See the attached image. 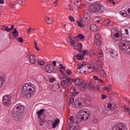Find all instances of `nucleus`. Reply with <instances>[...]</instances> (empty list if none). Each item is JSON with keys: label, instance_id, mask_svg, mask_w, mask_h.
Masks as SVG:
<instances>
[{"label": "nucleus", "instance_id": "nucleus-1", "mask_svg": "<svg viewBox=\"0 0 130 130\" xmlns=\"http://www.w3.org/2000/svg\"><path fill=\"white\" fill-rule=\"evenodd\" d=\"M36 87L34 84L27 83L23 84L21 95L23 98H31L36 93Z\"/></svg>", "mask_w": 130, "mask_h": 130}, {"label": "nucleus", "instance_id": "nucleus-2", "mask_svg": "<svg viewBox=\"0 0 130 130\" xmlns=\"http://www.w3.org/2000/svg\"><path fill=\"white\" fill-rule=\"evenodd\" d=\"M25 107L21 105H16L13 109L12 113V118L15 120H19L20 114L24 113Z\"/></svg>", "mask_w": 130, "mask_h": 130}, {"label": "nucleus", "instance_id": "nucleus-3", "mask_svg": "<svg viewBox=\"0 0 130 130\" xmlns=\"http://www.w3.org/2000/svg\"><path fill=\"white\" fill-rule=\"evenodd\" d=\"M91 11L94 13H97L98 12H100V13H104L105 11V8L102 6V4H95L91 7Z\"/></svg>", "mask_w": 130, "mask_h": 130}, {"label": "nucleus", "instance_id": "nucleus-4", "mask_svg": "<svg viewBox=\"0 0 130 130\" xmlns=\"http://www.w3.org/2000/svg\"><path fill=\"white\" fill-rule=\"evenodd\" d=\"M119 47L121 50H124L130 53V45L127 41H121L119 44Z\"/></svg>", "mask_w": 130, "mask_h": 130}, {"label": "nucleus", "instance_id": "nucleus-5", "mask_svg": "<svg viewBox=\"0 0 130 130\" xmlns=\"http://www.w3.org/2000/svg\"><path fill=\"white\" fill-rule=\"evenodd\" d=\"M3 103L5 107H10L12 104V96L9 94L3 96Z\"/></svg>", "mask_w": 130, "mask_h": 130}, {"label": "nucleus", "instance_id": "nucleus-6", "mask_svg": "<svg viewBox=\"0 0 130 130\" xmlns=\"http://www.w3.org/2000/svg\"><path fill=\"white\" fill-rule=\"evenodd\" d=\"M68 39H69L70 45H71V46H74V48L76 50H78V51H81V50H82V48H83V45L81 43H78L77 46L76 47V45H75V40H73L72 36L68 37Z\"/></svg>", "mask_w": 130, "mask_h": 130}, {"label": "nucleus", "instance_id": "nucleus-7", "mask_svg": "<svg viewBox=\"0 0 130 130\" xmlns=\"http://www.w3.org/2000/svg\"><path fill=\"white\" fill-rule=\"evenodd\" d=\"M71 122V128H72L73 130H78L79 129V124H78V122H74L73 120H74V117L71 116L69 118Z\"/></svg>", "mask_w": 130, "mask_h": 130}, {"label": "nucleus", "instance_id": "nucleus-8", "mask_svg": "<svg viewBox=\"0 0 130 130\" xmlns=\"http://www.w3.org/2000/svg\"><path fill=\"white\" fill-rule=\"evenodd\" d=\"M45 71L47 73L51 74V73H53V72H54V67H53V66L51 64H47L45 67Z\"/></svg>", "mask_w": 130, "mask_h": 130}, {"label": "nucleus", "instance_id": "nucleus-9", "mask_svg": "<svg viewBox=\"0 0 130 130\" xmlns=\"http://www.w3.org/2000/svg\"><path fill=\"white\" fill-rule=\"evenodd\" d=\"M10 39H14V38H17V36H19V32H18V29L15 28L13 32L9 33Z\"/></svg>", "mask_w": 130, "mask_h": 130}, {"label": "nucleus", "instance_id": "nucleus-10", "mask_svg": "<svg viewBox=\"0 0 130 130\" xmlns=\"http://www.w3.org/2000/svg\"><path fill=\"white\" fill-rule=\"evenodd\" d=\"M44 111H45V109H42L40 110L39 111L37 112V114H38L39 118L42 120V122H44L45 120H42V116H43V114H44Z\"/></svg>", "mask_w": 130, "mask_h": 130}, {"label": "nucleus", "instance_id": "nucleus-11", "mask_svg": "<svg viewBox=\"0 0 130 130\" xmlns=\"http://www.w3.org/2000/svg\"><path fill=\"white\" fill-rule=\"evenodd\" d=\"M125 126H126L124 123H120L117 124L115 126H114L113 130H123L124 128H125Z\"/></svg>", "mask_w": 130, "mask_h": 130}, {"label": "nucleus", "instance_id": "nucleus-12", "mask_svg": "<svg viewBox=\"0 0 130 130\" xmlns=\"http://www.w3.org/2000/svg\"><path fill=\"white\" fill-rule=\"evenodd\" d=\"M87 83L85 81H81L79 85V88L81 91H85L87 89Z\"/></svg>", "mask_w": 130, "mask_h": 130}, {"label": "nucleus", "instance_id": "nucleus-13", "mask_svg": "<svg viewBox=\"0 0 130 130\" xmlns=\"http://www.w3.org/2000/svg\"><path fill=\"white\" fill-rule=\"evenodd\" d=\"M74 108H82L83 105H82V102H80V100L77 99L74 102L73 105Z\"/></svg>", "mask_w": 130, "mask_h": 130}, {"label": "nucleus", "instance_id": "nucleus-14", "mask_svg": "<svg viewBox=\"0 0 130 130\" xmlns=\"http://www.w3.org/2000/svg\"><path fill=\"white\" fill-rule=\"evenodd\" d=\"M95 66L98 68H100V69H103V67H104V63L102 60L99 59L95 61Z\"/></svg>", "mask_w": 130, "mask_h": 130}, {"label": "nucleus", "instance_id": "nucleus-15", "mask_svg": "<svg viewBox=\"0 0 130 130\" xmlns=\"http://www.w3.org/2000/svg\"><path fill=\"white\" fill-rule=\"evenodd\" d=\"M29 62L31 63V64H35L36 62V57L35 55L31 54L29 56Z\"/></svg>", "mask_w": 130, "mask_h": 130}, {"label": "nucleus", "instance_id": "nucleus-16", "mask_svg": "<svg viewBox=\"0 0 130 130\" xmlns=\"http://www.w3.org/2000/svg\"><path fill=\"white\" fill-rule=\"evenodd\" d=\"M110 53H111L112 57L115 58L117 55H118V53L115 50H113L111 49L110 51Z\"/></svg>", "mask_w": 130, "mask_h": 130}, {"label": "nucleus", "instance_id": "nucleus-17", "mask_svg": "<svg viewBox=\"0 0 130 130\" xmlns=\"http://www.w3.org/2000/svg\"><path fill=\"white\" fill-rule=\"evenodd\" d=\"M85 39V36L82 34H79L78 36H76L74 38V41H79V39L80 40H83V39Z\"/></svg>", "mask_w": 130, "mask_h": 130}, {"label": "nucleus", "instance_id": "nucleus-18", "mask_svg": "<svg viewBox=\"0 0 130 130\" xmlns=\"http://www.w3.org/2000/svg\"><path fill=\"white\" fill-rule=\"evenodd\" d=\"M90 30L91 31H93V32H96L98 30V26L95 24H92L90 25Z\"/></svg>", "mask_w": 130, "mask_h": 130}, {"label": "nucleus", "instance_id": "nucleus-19", "mask_svg": "<svg viewBox=\"0 0 130 130\" xmlns=\"http://www.w3.org/2000/svg\"><path fill=\"white\" fill-rule=\"evenodd\" d=\"M88 17H89V15L88 14V12H85L83 17V21L85 23L86 25H88V23H87V20H88Z\"/></svg>", "mask_w": 130, "mask_h": 130}, {"label": "nucleus", "instance_id": "nucleus-20", "mask_svg": "<svg viewBox=\"0 0 130 130\" xmlns=\"http://www.w3.org/2000/svg\"><path fill=\"white\" fill-rule=\"evenodd\" d=\"M60 122L59 119H57L56 120H54V122H52V126H53V128H55L57 126V123Z\"/></svg>", "mask_w": 130, "mask_h": 130}, {"label": "nucleus", "instance_id": "nucleus-21", "mask_svg": "<svg viewBox=\"0 0 130 130\" xmlns=\"http://www.w3.org/2000/svg\"><path fill=\"white\" fill-rule=\"evenodd\" d=\"M6 78L0 76V88L3 87V84L4 83V82H6Z\"/></svg>", "mask_w": 130, "mask_h": 130}, {"label": "nucleus", "instance_id": "nucleus-22", "mask_svg": "<svg viewBox=\"0 0 130 130\" xmlns=\"http://www.w3.org/2000/svg\"><path fill=\"white\" fill-rule=\"evenodd\" d=\"M45 20L47 24H51L52 23V18L47 17L45 18Z\"/></svg>", "mask_w": 130, "mask_h": 130}, {"label": "nucleus", "instance_id": "nucleus-23", "mask_svg": "<svg viewBox=\"0 0 130 130\" xmlns=\"http://www.w3.org/2000/svg\"><path fill=\"white\" fill-rule=\"evenodd\" d=\"M61 85L62 87H64V88H67V87L69 86V84L68 83V82H67L66 80H62L61 82Z\"/></svg>", "mask_w": 130, "mask_h": 130}, {"label": "nucleus", "instance_id": "nucleus-24", "mask_svg": "<svg viewBox=\"0 0 130 130\" xmlns=\"http://www.w3.org/2000/svg\"><path fill=\"white\" fill-rule=\"evenodd\" d=\"M124 31L126 35L124 37L125 38H126V37H128V35H129L130 28H126Z\"/></svg>", "mask_w": 130, "mask_h": 130}, {"label": "nucleus", "instance_id": "nucleus-25", "mask_svg": "<svg viewBox=\"0 0 130 130\" xmlns=\"http://www.w3.org/2000/svg\"><path fill=\"white\" fill-rule=\"evenodd\" d=\"M120 15H121L122 16V17H126V18H127L128 16H127V13L126 12H125V11H121L120 13Z\"/></svg>", "mask_w": 130, "mask_h": 130}, {"label": "nucleus", "instance_id": "nucleus-26", "mask_svg": "<svg viewBox=\"0 0 130 130\" xmlns=\"http://www.w3.org/2000/svg\"><path fill=\"white\" fill-rule=\"evenodd\" d=\"M90 91H95V86L93 84H88Z\"/></svg>", "mask_w": 130, "mask_h": 130}, {"label": "nucleus", "instance_id": "nucleus-27", "mask_svg": "<svg viewBox=\"0 0 130 130\" xmlns=\"http://www.w3.org/2000/svg\"><path fill=\"white\" fill-rule=\"evenodd\" d=\"M4 28H2V30H5L7 32H11V28L9 27V26H4Z\"/></svg>", "mask_w": 130, "mask_h": 130}, {"label": "nucleus", "instance_id": "nucleus-28", "mask_svg": "<svg viewBox=\"0 0 130 130\" xmlns=\"http://www.w3.org/2000/svg\"><path fill=\"white\" fill-rule=\"evenodd\" d=\"M101 74L102 78H106L107 77V75H106V73H105V71L104 70H101Z\"/></svg>", "mask_w": 130, "mask_h": 130}, {"label": "nucleus", "instance_id": "nucleus-29", "mask_svg": "<svg viewBox=\"0 0 130 130\" xmlns=\"http://www.w3.org/2000/svg\"><path fill=\"white\" fill-rule=\"evenodd\" d=\"M92 69L93 70L92 72H94V73H99V72H100V70H99V69H98V68L95 66H93L92 68Z\"/></svg>", "mask_w": 130, "mask_h": 130}, {"label": "nucleus", "instance_id": "nucleus-30", "mask_svg": "<svg viewBox=\"0 0 130 130\" xmlns=\"http://www.w3.org/2000/svg\"><path fill=\"white\" fill-rule=\"evenodd\" d=\"M94 43L96 44V45H98V46H99L101 45V41L100 40H95L94 41Z\"/></svg>", "mask_w": 130, "mask_h": 130}, {"label": "nucleus", "instance_id": "nucleus-31", "mask_svg": "<svg viewBox=\"0 0 130 130\" xmlns=\"http://www.w3.org/2000/svg\"><path fill=\"white\" fill-rule=\"evenodd\" d=\"M82 81H81V79H76V80H75V84L79 86V85H80V84H81V82Z\"/></svg>", "mask_w": 130, "mask_h": 130}, {"label": "nucleus", "instance_id": "nucleus-32", "mask_svg": "<svg viewBox=\"0 0 130 130\" xmlns=\"http://www.w3.org/2000/svg\"><path fill=\"white\" fill-rule=\"evenodd\" d=\"M103 52H102V51H101L100 52H99L98 54H97V56L98 57H99V58H101V57H103Z\"/></svg>", "mask_w": 130, "mask_h": 130}, {"label": "nucleus", "instance_id": "nucleus-33", "mask_svg": "<svg viewBox=\"0 0 130 130\" xmlns=\"http://www.w3.org/2000/svg\"><path fill=\"white\" fill-rule=\"evenodd\" d=\"M93 78L94 80H95V81H99V82H101V83H103V80H102V79H100L97 76H93Z\"/></svg>", "mask_w": 130, "mask_h": 130}, {"label": "nucleus", "instance_id": "nucleus-34", "mask_svg": "<svg viewBox=\"0 0 130 130\" xmlns=\"http://www.w3.org/2000/svg\"><path fill=\"white\" fill-rule=\"evenodd\" d=\"M111 22V21L110 20H106L104 21L105 26H109V24Z\"/></svg>", "mask_w": 130, "mask_h": 130}, {"label": "nucleus", "instance_id": "nucleus-35", "mask_svg": "<svg viewBox=\"0 0 130 130\" xmlns=\"http://www.w3.org/2000/svg\"><path fill=\"white\" fill-rule=\"evenodd\" d=\"M70 92L71 93H72V94L74 95V96H76V95H78V94H79V92L78 91H75L74 90H73L72 88L70 90Z\"/></svg>", "mask_w": 130, "mask_h": 130}, {"label": "nucleus", "instance_id": "nucleus-36", "mask_svg": "<svg viewBox=\"0 0 130 130\" xmlns=\"http://www.w3.org/2000/svg\"><path fill=\"white\" fill-rule=\"evenodd\" d=\"M76 57H77V59H78V60L83 59V58H84V57L83 56H82V54L77 55Z\"/></svg>", "mask_w": 130, "mask_h": 130}, {"label": "nucleus", "instance_id": "nucleus-37", "mask_svg": "<svg viewBox=\"0 0 130 130\" xmlns=\"http://www.w3.org/2000/svg\"><path fill=\"white\" fill-rule=\"evenodd\" d=\"M109 87L107 86H105V89L106 91H108V92H110L111 91V85H109Z\"/></svg>", "mask_w": 130, "mask_h": 130}, {"label": "nucleus", "instance_id": "nucleus-38", "mask_svg": "<svg viewBox=\"0 0 130 130\" xmlns=\"http://www.w3.org/2000/svg\"><path fill=\"white\" fill-rule=\"evenodd\" d=\"M34 31H35V28L34 27H30L28 29L27 33H31V32H34Z\"/></svg>", "mask_w": 130, "mask_h": 130}, {"label": "nucleus", "instance_id": "nucleus-39", "mask_svg": "<svg viewBox=\"0 0 130 130\" xmlns=\"http://www.w3.org/2000/svg\"><path fill=\"white\" fill-rule=\"evenodd\" d=\"M38 62L40 66H44V64H45V62H44L42 60H38Z\"/></svg>", "mask_w": 130, "mask_h": 130}, {"label": "nucleus", "instance_id": "nucleus-40", "mask_svg": "<svg viewBox=\"0 0 130 130\" xmlns=\"http://www.w3.org/2000/svg\"><path fill=\"white\" fill-rule=\"evenodd\" d=\"M92 121L94 123H97L98 122V117L96 116L93 117Z\"/></svg>", "mask_w": 130, "mask_h": 130}, {"label": "nucleus", "instance_id": "nucleus-41", "mask_svg": "<svg viewBox=\"0 0 130 130\" xmlns=\"http://www.w3.org/2000/svg\"><path fill=\"white\" fill-rule=\"evenodd\" d=\"M79 3H80V1L79 0H75L74 5L77 7L80 8L79 6Z\"/></svg>", "mask_w": 130, "mask_h": 130}, {"label": "nucleus", "instance_id": "nucleus-42", "mask_svg": "<svg viewBox=\"0 0 130 130\" xmlns=\"http://www.w3.org/2000/svg\"><path fill=\"white\" fill-rule=\"evenodd\" d=\"M95 38L96 40H99L101 38V35L100 34H96L95 36Z\"/></svg>", "mask_w": 130, "mask_h": 130}, {"label": "nucleus", "instance_id": "nucleus-43", "mask_svg": "<svg viewBox=\"0 0 130 130\" xmlns=\"http://www.w3.org/2000/svg\"><path fill=\"white\" fill-rule=\"evenodd\" d=\"M84 66H86V62H82V64H81L79 67V68H78L79 70H81V69H82V68H83V67H84Z\"/></svg>", "mask_w": 130, "mask_h": 130}, {"label": "nucleus", "instance_id": "nucleus-44", "mask_svg": "<svg viewBox=\"0 0 130 130\" xmlns=\"http://www.w3.org/2000/svg\"><path fill=\"white\" fill-rule=\"evenodd\" d=\"M77 24L79 26V27H84V24L82 23V22H81V21H77Z\"/></svg>", "mask_w": 130, "mask_h": 130}, {"label": "nucleus", "instance_id": "nucleus-45", "mask_svg": "<svg viewBox=\"0 0 130 130\" xmlns=\"http://www.w3.org/2000/svg\"><path fill=\"white\" fill-rule=\"evenodd\" d=\"M101 86H102V85L100 83H98V85L96 86V89H97V90H100V88H101Z\"/></svg>", "mask_w": 130, "mask_h": 130}, {"label": "nucleus", "instance_id": "nucleus-46", "mask_svg": "<svg viewBox=\"0 0 130 130\" xmlns=\"http://www.w3.org/2000/svg\"><path fill=\"white\" fill-rule=\"evenodd\" d=\"M74 102H75V99L72 98L70 99V101H69V103L70 104H73V103H74Z\"/></svg>", "mask_w": 130, "mask_h": 130}, {"label": "nucleus", "instance_id": "nucleus-47", "mask_svg": "<svg viewBox=\"0 0 130 130\" xmlns=\"http://www.w3.org/2000/svg\"><path fill=\"white\" fill-rule=\"evenodd\" d=\"M82 54V56L84 57V56L86 55H87V51H86L85 50H82L81 51Z\"/></svg>", "mask_w": 130, "mask_h": 130}, {"label": "nucleus", "instance_id": "nucleus-48", "mask_svg": "<svg viewBox=\"0 0 130 130\" xmlns=\"http://www.w3.org/2000/svg\"><path fill=\"white\" fill-rule=\"evenodd\" d=\"M69 20L71 21V22H75V18L73 16H69Z\"/></svg>", "mask_w": 130, "mask_h": 130}, {"label": "nucleus", "instance_id": "nucleus-49", "mask_svg": "<svg viewBox=\"0 0 130 130\" xmlns=\"http://www.w3.org/2000/svg\"><path fill=\"white\" fill-rule=\"evenodd\" d=\"M15 6H16L15 4H14L12 3H9V6L11 8H14Z\"/></svg>", "mask_w": 130, "mask_h": 130}, {"label": "nucleus", "instance_id": "nucleus-50", "mask_svg": "<svg viewBox=\"0 0 130 130\" xmlns=\"http://www.w3.org/2000/svg\"><path fill=\"white\" fill-rule=\"evenodd\" d=\"M127 16H128L127 18H130V8H128L127 9Z\"/></svg>", "mask_w": 130, "mask_h": 130}, {"label": "nucleus", "instance_id": "nucleus-51", "mask_svg": "<svg viewBox=\"0 0 130 130\" xmlns=\"http://www.w3.org/2000/svg\"><path fill=\"white\" fill-rule=\"evenodd\" d=\"M23 2L24 1L23 0H17V4H18L19 5H22Z\"/></svg>", "mask_w": 130, "mask_h": 130}, {"label": "nucleus", "instance_id": "nucleus-52", "mask_svg": "<svg viewBox=\"0 0 130 130\" xmlns=\"http://www.w3.org/2000/svg\"><path fill=\"white\" fill-rule=\"evenodd\" d=\"M67 73L68 75H69V76H71V75H72V71L71 70H67Z\"/></svg>", "mask_w": 130, "mask_h": 130}, {"label": "nucleus", "instance_id": "nucleus-53", "mask_svg": "<svg viewBox=\"0 0 130 130\" xmlns=\"http://www.w3.org/2000/svg\"><path fill=\"white\" fill-rule=\"evenodd\" d=\"M18 41H19V42H20V43H23V42H24V41H23V38H22V37L19 38V39H18Z\"/></svg>", "mask_w": 130, "mask_h": 130}, {"label": "nucleus", "instance_id": "nucleus-54", "mask_svg": "<svg viewBox=\"0 0 130 130\" xmlns=\"http://www.w3.org/2000/svg\"><path fill=\"white\" fill-rule=\"evenodd\" d=\"M114 36L116 38H118V37H119V33L116 32L114 34Z\"/></svg>", "mask_w": 130, "mask_h": 130}, {"label": "nucleus", "instance_id": "nucleus-55", "mask_svg": "<svg viewBox=\"0 0 130 130\" xmlns=\"http://www.w3.org/2000/svg\"><path fill=\"white\" fill-rule=\"evenodd\" d=\"M54 81H55V79H54V78H50L49 80L50 83H53V82H54Z\"/></svg>", "mask_w": 130, "mask_h": 130}, {"label": "nucleus", "instance_id": "nucleus-56", "mask_svg": "<svg viewBox=\"0 0 130 130\" xmlns=\"http://www.w3.org/2000/svg\"><path fill=\"white\" fill-rule=\"evenodd\" d=\"M112 107V104L111 103H109L108 104V108L110 109V108H111Z\"/></svg>", "mask_w": 130, "mask_h": 130}, {"label": "nucleus", "instance_id": "nucleus-57", "mask_svg": "<svg viewBox=\"0 0 130 130\" xmlns=\"http://www.w3.org/2000/svg\"><path fill=\"white\" fill-rule=\"evenodd\" d=\"M107 96L105 94H102L101 96V99H105Z\"/></svg>", "mask_w": 130, "mask_h": 130}, {"label": "nucleus", "instance_id": "nucleus-58", "mask_svg": "<svg viewBox=\"0 0 130 130\" xmlns=\"http://www.w3.org/2000/svg\"><path fill=\"white\" fill-rule=\"evenodd\" d=\"M124 110L126 112L127 111H129V108H128V107H124Z\"/></svg>", "mask_w": 130, "mask_h": 130}, {"label": "nucleus", "instance_id": "nucleus-59", "mask_svg": "<svg viewBox=\"0 0 130 130\" xmlns=\"http://www.w3.org/2000/svg\"><path fill=\"white\" fill-rule=\"evenodd\" d=\"M52 63L53 66L56 67V61H53Z\"/></svg>", "mask_w": 130, "mask_h": 130}, {"label": "nucleus", "instance_id": "nucleus-60", "mask_svg": "<svg viewBox=\"0 0 130 130\" xmlns=\"http://www.w3.org/2000/svg\"><path fill=\"white\" fill-rule=\"evenodd\" d=\"M54 7H57V0L54 2Z\"/></svg>", "mask_w": 130, "mask_h": 130}, {"label": "nucleus", "instance_id": "nucleus-61", "mask_svg": "<svg viewBox=\"0 0 130 130\" xmlns=\"http://www.w3.org/2000/svg\"><path fill=\"white\" fill-rule=\"evenodd\" d=\"M71 89H72L73 91H74L75 92H76V90H77V88H76V87H75V86H73V87L71 88Z\"/></svg>", "mask_w": 130, "mask_h": 130}, {"label": "nucleus", "instance_id": "nucleus-62", "mask_svg": "<svg viewBox=\"0 0 130 130\" xmlns=\"http://www.w3.org/2000/svg\"><path fill=\"white\" fill-rule=\"evenodd\" d=\"M0 4L1 5H4V4H5V1H4V0H0Z\"/></svg>", "mask_w": 130, "mask_h": 130}, {"label": "nucleus", "instance_id": "nucleus-63", "mask_svg": "<svg viewBox=\"0 0 130 130\" xmlns=\"http://www.w3.org/2000/svg\"><path fill=\"white\" fill-rule=\"evenodd\" d=\"M15 27L14 26V25H12L10 28V30L12 31V30H14Z\"/></svg>", "mask_w": 130, "mask_h": 130}, {"label": "nucleus", "instance_id": "nucleus-64", "mask_svg": "<svg viewBox=\"0 0 130 130\" xmlns=\"http://www.w3.org/2000/svg\"><path fill=\"white\" fill-rule=\"evenodd\" d=\"M126 112L128 115H130V110H129L128 111H127Z\"/></svg>", "mask_w": 130, "mask_h": 130}]
</instances>
